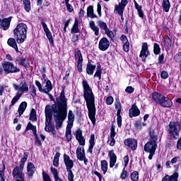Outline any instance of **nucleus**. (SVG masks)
Segmentation results:
<instances>
[{"mask_svg":"<svg viewBox=\"0 0 181 181\" xmlns=\"http://www.w3.org/2000/svg\"><path fill=\"white\" fill-rule=\"evenodd\" d=\"M57 104L54 103L52 106L47 105L45 110V128L46 132H51L54 127L52 124V119L54 115L55 121L56 129H60L63 122L67 118V99L64 95V90H62L59 98L57 100Z\"/></svg>","mask_w":181,"mask_h":181,"instance_id":"1","label":"nucleus"},{"mask_svg":"<svg viewBox=\"0 0 181 181\" xmlns=\"http://www.w3.org/2000/svg\"><path fill=\"white\" fill-rule=\"evenodd\" d=\"M82 85L83 87V97L86 103V107L88 111V117L91 122L95 125V96L93 90L90 87L88 82L86 80L82 81Z\"/></svg>","mask_w":181,"mask_h":181,"instance_id":"2","label":"nucleus"},{"mask_svg":"<svg viewBox=\"0 0 181 181\" xmlns=\"http://www.w3.org/2000/svg\"><path fill=\"white\" fill-rule=\"evenodd\" d=\"M28 25L23 23H18L13 30L14 37L16 39L17 43L21 45L25 42L27 37Z\"/></svg>","mask_w":181,"mask_h":181,"instance_id":"3","label":"nucleus"},{"mask_svg":"<svg viewBox=\"0 0 181 181\" xmlns=\"http://www.w3.org/2000/svg\"><path fill=\"white\" fill-rule=\"evenodd\" d=\"M152 98L156 103H157V104H160V105L163 108H170V107L173 105V103L170 99H169V98L165 97L159 93H153Z\"/></svg>","mask_w":181,"mask_h":181,"instance_id":"4","label":"nucleus"},{"mask_svg":"<svg viewBox=\"0 0 181 181\" xmlns=\"http://www.w3.org/2000/svg\"><path fill=\"white\" fill-rule=\"evenodd\" d=\"M158 136L153 130H150V141L144 145L145 152H156L158 148Z\"/></svg>","mask_w":181,"mask_h":181,"instance_id":"5","label":"nucleus"},{"mask_svg":"<svg viewBox=\"0 0 181 181\" xmlns=\"http://www.w3.org/2000/svg\"><path fill=\"white\" fill-rule=\"evenodd\" d=\"M181 129V123L179 122H171L169 124L168 132L171 136L176 138L179 136V133Z\"/></svg>","mask_w":181,"mask_h":181,"instance_id":"6","label":"nucleus"},{"mask_svg":"<svg viewBox=\"0 0 181 181\" xmlns=\"http://www.w3.org/2000/svg\"><path fill=\"white\" fill-rule=\"evenodd\" d=\"M2 68L6 74H11V73H19L21 69L15 66L13 63L10 62H5L2 64Z\"/></svg>","mask_w":181,"mask_h":181,"instance_id":"7","label":"nucleus"},{"mask_svg":"<svg viewBox=\"0 0 181 181\" xmlns=\"http://www.w3.org/2000/svg\"><path fill=\"white\" fill-rule=\"evenodd\" d=\"M13 87L16 90L17 93L21 95H23V93H28L29 91V85L26 83V81L23 80L19 85L16 83L13 84Z\"/></svg>","mask_w":181,"mask_h":181,"instance_id":"8","label":"nucleus"},{"mask_svg":"<svg viewBox=\"0 0 181 181\" xmlns=\"http://www.w3.org/2000/svg\"><path fill=\"white\" fill-rule=\"evenodd\" d=\"M41 24L42 25L44 32L46 34V36L50 45L54 46V40L53 39V35H52V32H50V30L49 29V28H47V25L46 24V23H45V21L43 20H42Z\"/></svg>","mask_w":181,"mask_h":181,"instance_id":"9","label":"nucleus"},{"mask_svg":"<svg viewBox=\"0 0 181 181\" xmlns=\"http://www.w3.org/2000/svg\"><path fill=\"white\" fill-rule=\"evenodd\" d=\"M75 59L77 61V69L79 73L83 71V55L81 54V51L78 49L75 52Z\"/></svg>","mask_w":181,"mask_h":181,"instance_id":"10","label":"nucleus"},{"mask_svg":"<svg viewBox=\"0 0 181 181\" xmlns=\"http://www.w3.org/2000/svg\"><path fill=\"white\" fill-rule=\"evenodd\" d=\"M99 49L102 52H105L108 47H110V41L106 37H103L99 41V45H98Z\"/></svg>","mask_w":181,"mask_h":181,"instance_id":"11","label":"nucleus"},{"mask_svg":"<svg viewBox=\"0 0 181 181\" xmlns=\"http://www.w3.org/2000/svg\"><path fill=\"white\" fill-rule=\"evenodd\" d=\"M124 145L131 148L132 151H136L138 148V141L135 139H128L124 140Z\"/></svg>","mask_w":181,"mask_h":181,"instance_id":"12","label":"nucleus"},{"mask_svg":"<svg viewBox=\"0 0 181 181\" xmlns=\"http://www.w3.org/2000/svg\"><path fill=\"white\" fill-rule=\"evenodd\" d=\"M64 163H65L66 170H71V169H73L74 162L73 160L70 159V156H69L67 154H64Z\"/></svg>","mask_w":181,"mask_h":181,"instance_id":"13","label":"nucleus"},{"mask_svg":"<svg viewBox=\"0 0 181 181\" xmlns=\"http://www.w3.org/2000/svg\"><path fill=\"white\" fill-rule=\"evenodd\" d=\"M148 56H149V50L148 49V43L144 42L142 45L141 47V51L140 52V57H141V59L143 60H145V59H146V57H148Z\"/></svg>","mask_w":181,"mask_h":181,"instance_id":"14","label":"nucleus"},{"mask_svg":"<svg viewBox=\"0 0 181 181\" xmlns=\"http://www.w3.org/2000/svg\"><path fill=\"white\" fill-rule=\"evenodd\" d=\"M141 114V111L138 108V106L136 105H133L132 107L129 110V116L130 118H132L133 117H138Z\"/></svg>","mask_w":181,"mask_h":181,"instance_id":"15","label":"nucleus"},{"mask_svg":"<svg viewBox=\"0 0 181 181\" xmlns=\"http://www.w3.org/2000/svg\"><path fill=\"white\" fill-rule=\"evenodd\" d=\"M76 139L79 142V144L82 146H84L86 145V139H84V136H83V131L81 129H78L76 132Z\"/></svg>","mask_w":181,"mask_h":181,"instance_id":"16","label":"nucleus"},{"mask_svg":"<svg viewBox=\"0 0 181 181\" xmlns=\"http://www.w3.org/2000/svg\"><path fill=\"white\" fill-rule=\"evenodd\" d=\"M76 156L78 160H86V153L84 151V148L78 147V148L76 149Z\"/></svg>","mask_w":181,"mask_h":181,"instance_id":"17","label":"nucleus"},{"mask_svg":"<svg viewBox=\"0 0 181 181\" xmlns=\"http://www.w3.org/2000/svg\"><path fill=\"white\" fill-rule=\"evenodd\" d=\"M108 156L110 158V168H114L117 162V155L114 153V150L109 151Z\"/></svg>","mask_w":181,"mask_h":181,"instance_id":"18","label":"nucleus"},{"mask_svg":"<svg viewBox=\"0 0 181 181\" xmlns=\"http://www.w3.org/2000/svg\"><path fill=\"white\" fill-rule=\"evenodd\" d=\"M16 62L24 67H30V60L21 57L16 58Z\"/></svg>","mask_w":181,"mask_h":181,"instance_id":"19","label":"nucleus"},{"mask_svg":"<svg viewBox=\"0 0 181 181\" xmlns=\"http://www.w3.org/2000/svg\"><path fill=\"white\" fill-rule=\"evenodd\" d=\"M11 21H12V19L11 18H4L1 21L0 25L4 30H8V29H9V26H11Z\"/></svg>","mask_w":181,"mask_h":181,"instance_id":"20","label":"nucleus"},{"mask_svg":"<svg viewBox=\"0 0 181 181\" xmlns=\"http://www.w3.org/2000/svg\"><path fill=\"white\" fill-rule=\"evenodd\" d=\"M35 165L32 163H28L27 165V173L28 177H32L35 175Z\"/></svg>","mask_w":181,"mask_h":181,"instance_id":"21","label":"nucleus"},{"mask_svg":"<svg viewBox=\"0 0 181 181\" xmlns=\"http://www.w3.org/2000/svg\"><path fill=\"white\" fill-rule=\"evenodd\" d=\"M7 45L13 49H15L16 53H19V49L18 48V45L16 44V40L14 38H9L7 41Z\"/></svg>","mask_w":181,"mask_h":181,"instance_id":"22","label":"nucleus"},{"mask_svg":"<svg viewBox=\"0 0 181 181\" xmlns=\"http://www.w3.org/2000/svg\"><path fill=\"white\" fill-rule=\"evenodd\" d=\"M44 83H45V88L42 90V93H45V94H49L51 90H53L52 82L50 81H47Z\"/></svg>","mask_w":181,"mask_h":181,"instance_id":"23","label":"nucleus"},{"mask_svg":"<svg viewBox=\"0 0 181 181\" xmlns=\"http://www.w3.org/2000/svg\"><path fill=\"white\" fill-rule=\"evenodd\" d=\"M89 27L90 28L91 30L94 32L95 36H98V35H100V28L95 25V23L94 21H90Z\"/></svg>","mask_w":181,"mask_h":181,"instance_id":"24","label":"nucleus"},{"mask_svg":"<svg viewBox=\"0 0 181 181\" xmlns=\"http://www.w3.org/2000/svg\"><path fill=\"white\" fill-rule=\"evenodd\" d=\"M178 177H179V174L177 173H175L171 176L166 175L164 177H163L162 181H174Z\"/></svg>","mask_w":181,"mask_h":181,"instance_id":"25","label":"nucleus"},{"mask_svg":"<svg viewBox=\"0 0 181 181\" xmlns=\"http://www.w3.org/2000/svg\"><path fill=\"white\" fill-rule=\"evenodd\" d=\"M95 65H93L91 63L88 62L86 66V73L90 76L94 74V70H95Z\"/></svg>","mask_w":181,"mask_h":181,"instance_id":"26","label":"nucleus"},{"mask_svg":"<svg viewBox=\"0 0 181 181\" xmlns=\"http://www.w3.org/2000/svg\"><path fill=\"white\" fill-rule=\"evenodd\" d=\"M134 8L138 12L139 18H144V11H142V6L138 4L136 0H134Z\"/></svg>","mask_w":181,"mask_h":181,"instance_id":"27","label":"nucleus"},{"mask_svg":"<svg viewBox=\"0 0 181 181\" xmlns=\"http://www.w3.org/2000/svg\"><path fill=\"white\" fill-rule=\"evenodd\" d=\"M95 139V136L94 134H91L90 139L89 140V147L88 152H90V153H93V148H94V145H95V143H94V141Z\"/></svg>","mask_w":181,"mask_h":181,"instance_id":"28","label":"nucleus"},{"mask_svg":"<svg viewBox=\"0 0 181 181\" xmlns=\"http://www.w3.org/2000/svg\"><path fill=\"white\" fill-rule=\"evenodd\" d=\"M87 16L91 19L97 18V15L94 14V7L93 6H89L87 8Z\"/></svg>","mask_w":181,"mask_h":181,"instance_id":"29","label":"nucleus"},{"mask_svg":"<svg viewBox=\"0 0 181 181\" xmlns=\"http://www.w3.org/2000/svg\"><path fill=\"white\" fill-rule=\"evenodd\" d=\"M124 9H125L124 7L118 4L115 6V11L114 13H118L120 16H122L124 15Z\"/></svg>","mask_w":181,"mask_h":181,"instance_id":"30","label":"nucleus"},{"mask_svg":"<svg viewBox=\"0 0 181 181\" xmlns=\"http://www.w3.org/2000/svg\"><path fill=\"white\" fill-rule=\"evenodd\" d=\"M29 130L33 131V134L34 136H37V130L36 129V126H33V124H32L31 122H28L27 127L25 129V131H29Z\"/></svg>","mask_w":181,"mask_h":181,"instance_id":"31","label":"nucleus"},{"mask_svg":"<svg viewBox=\"0 0 181 181\" xmlns=\"http://www.w3.org/2000/svg\"><path fill=\"white\" fill-rule=\"evenodd\" d=\"M26 107H28V103L26 102H22L18 107V114L19 115H22L23 112H25V110H26Z\"/></svg>","mask_w":181,"mask_h":181,"instance_id":"32","label":"nucleus"},{"mask_svg":"<svg viewBox=\"0 0 181 181\" xmlns=\"http://www.w3.org/2000/svg\"><path fill=\"white\" fill-rule=\"evenodd\" d=\"M80 30H78V20L75 19L74 24L71 30V33H78Z\"/></svg>","mask_w":181,"mask_h":181,"instance_id":"33","label":"nucleus"},{"mask_svg":"<svg viewBox=\"0 0 181 181\" xmlns=\"http://www.w3.org/2000/svg\"><path fill=\"white\" fill-rule=\"evenodd\" d=\"M162 6L165 12H169V10L170 9V2L169 0H163Z\"/></svg>","mask_w":181,"mask_h":181,"instance_id":"34","label":"nucleus"},{"mask_svg":"<svg viewBox=\"0 0 181 181\" xmlns=\"http://www.w3.org/2000/svg\"><path fill=\"white\" fill-rule=\"evenodd\" d=\"M29 155L28 153H24L23 157L21 160V163L20 165L18 166L19 168L23 167V168H25V163L28 160V156Z\"/></svg>","mask_w":181,"mask_h":181,"instance_id":"35","label":"nucleus"},{"mask_svg":"<svg viewBox=\"0 0 181 181\" xmlns=\"http://www.w3.org/2000/svg\"><path fill=\"white\" fill-rule=\"evenodd\" d=\"M101 169L104 175H105V173H107V170H108V163H107V160H103L101 161Z\"/></svg>","mask_w":181,"mask_h":181,"instance_id":"36","label":"nucleus"},{"mask_svg":"<svg viewBox=\"0 0 181 181\" xmlns=\"http://www.w3.org/2000/svg\"><path fill=\"white\" fill-rule=\"evenodd\" d=\"M24 9L26 12H30V0H23Z\"/></svg>","mask_w":181,"mask_h":181,"instance_id":"37","label":"nucleus"},{"mask_svg":"<svg viewBox=\"0 0 181 181\" xmlns=\"http://www.w3.org/2000/svg\"><path fill=\"white\" fill-rule=\"evenodd\" d=\"M60 158V153L57 152L56 153L54 160H53V166H55V168H57L59 166V159Z\"/></svg>","mask_w":181,"mask_h":181,"instance_id":"38","label":"nucleus"},{"mask_svg":"<svg viewBox=\"0 0 181 181\" xmlns=\"http://www.w3.org/2000/svg\"><path fill=\"white\" fill-rule=\"evenodd\" d=\"M30 121H33V122L37 121V117H36V110L35 109H32L30 111Z\"/></svg>","mask_w":181,"mask_h":181,"instance_id":"39","label":"nucleus"},{"mask_svg":"<svg viewBox=\"0 0 181 181\" xmlns=\"http://www.w3.org/2000/svg\"><path fill=\"white\" fill-rule=\"evenodd\" d=\"M131 180H132V181L139 180V173H138V171H134L131 174Z\"/></svg>","mask_w":181,"mask_h":181,"instance_id":"40","label":"nucleus"},{"mask_svg":"<svg viewBox=\"0 0 181 181\" xmlns=\"http://www.w3.org/2000/svg\"><path fill=\"white\" fill-rule=\"evenodd\" d=\"M164 45L165 47H168V49H170L172 47V40L169 37H166L164 39Z\"/></svg>","mask_w":181,"mask_h":181,"instance_id":"41","label":"nucleus"},{"mask_svg":"<svg viewBox=\"0 0 181 181\" xmlns=\"http://www.w3.org/2000/svg\"><path fill=\"white\" fill-rule=\"evenodd\" d=\"M21 97H22V95H21L20 93H18L17 92L16 95L11 100V105H15V104H16V103L21 98Z\"/></svg>","mask_w":181,"mask_h":181,"instance_id":"42","label":"nucleus"},{"mask_svg":"<svg viewBox=\"0 0 181 181\" xmlns=\"http://www.w3.org/2000/svg\"><path fill=\"white\" fill-rule=\"evenodd\" d=\"M98 25L100 28H102L105 32L108 29V27L107 26V23L104 21H99L98 22Z\"/></svg>","mask_w":181,"mask_h":181,"instance_id":"43","label":"nucleus"},{"mask_svg":"<svg viewBox=\"0 0 181 181\" xmlns=\"http://www.w3.org/2000/svg\"><path fill=\"white\" fill-rule=\"evenodd\" d=\"M153 52L154 54H159V53H160V47H159V45H158V43H154Z\"/></svg>","mask_w":181,"mask_h":181,"instance_id":"44","label":"nucleus"},{"mask_svg":"<svg viewBox=\"0 0 181 181\" xmlns=\"http://www.w3.org/2000/svg\"><path fill=\"white\" fill-rule=\"evenodd\" d=\"M68 121L74 122V113H73V111L69 110L68 113Z\"/></svg>","mask_w":181,"mask_h":181,"instance_id":"45","label":"nucleus"},{"mask_svg":"<svg viewBox=\"0 0 181 181\" xmlns=\"http://www.w3.org/2000/svg\"><path fill=\"white\" fill-rule=\"evenodd\" d=\"M5 165H3L2 170H0V181H5Z\"/></svg>","mask_w":181,"mask_h":181,"instance_id":"46","label":"nucleus"},{"mask_svg":"<svg viewBox=\"0 0 181 181\" xmlns=\"http://www.w3.org/2000/svg\"><path fill=\"white\" fill-rule=\"evenodd\" d=\"M142 125H145V124L141 122L139 120L136 121L134 123V127L136 129H141Z\"/></svg>","mask_w":181,"mask_h":181,"instance_id":"47","label":"nucleus"},{"mask_svg":"<svg viewBox=\"0 0 181 181\" xmlns=\"http://www.w3.org/2000/svg\"><path fill=\"white\" fill-rule=\"evenodd\" d=\"M68 172V180L74 181V175L73 174V171L71 170H67Z\"/></svg>","mask_w":181,"mask_h":181,"instance_id":"48","label":"nucleus"},{"mask_svg":"<svg viewBox=\"0 0 181 181\" xmlns=\"http://www.w3.org/2000/svg\"><path fill=\"white\" fill-rule=\"evenodd\" d=\"M105 33L110 37V39H114V33L110 30V28H107L105 31Z\"/></svg>","mask_w":181,"mask_h":181,"instance_id":"49","label":"nucleus"},{"mask_svg":"<svg viewBox=\"0 0 181 181\" xmlns=\"http://www.w3.org/2000/svg\"><path fill=\"white\" fill-rule=\"evenodd\" d=\"M117 125L119 128H121L122 125V117H121V114H117Z\"/></svg>","mask_w":181,"mask_h":181,"instance_id":"50","label":"nucleus"},{"mask_svg":"<svg viewBox=\"0 0 181 181\" xmlns=\"http://www.w3.org/2000/svg\"><path fill=\"white\" fill-rule=\"evenodd\" d=\"M65 136L66 138L67 142H70V141H71V138H72L71 132L66 131Z\"/></svg>","mask_w":181,"mask_h":181,"instance_id":"51","label":"nucleus"},{"mask_svg":"<svg viewBox=\"0 0 181 181\" xmlns=\"http://www.w3.org/2000/svg\"><path fill=\"white\" fill-rule=\"evenodd\" d=\"M174 60L177 62V63H180L181 62V52H178L175 56L174 57Z\"/></svg>","mask_w":181,"mask_h":181,"instance_id":"52","label":"nucleus"},{"mask_svg":"<svg viewBox=\"0 0 181 181\" xmlns=\"http://www.w3.org/2000/svg\"><path fill=\"white\" fill-rule=\"evenodd\" d=\"M115 108L117 110V114H121V103L119 102L115 103Z\"/></svg>","mask_w":181,"mask_h":181,"instance_id":"53","label":"nucleus"},{"mask_svg":"<svg viewBox=\"0 0 181 181\" xmlns=\"http://www.w3.org/2000/svg\"><path fill=\"white\" fill-rule=\"evenodd\" d=\"M112 103H114V98H112V96L107 97L106 99V104L107 105H111V104H112Z\"/></svg>","mask_w":181,"mask_h":181,"instance_id":"54","label":"nucleus"},{"mask_svg":"<svg viewBox=\"0 0 181 181\" xmlns=\"http://www.w3.org/2000/svg\"><path fill=\"white\" fill-rule=\"evenodd\" d=\"M160 77H161V78L166 80V78H168V77H169V74H168V72L165 71H163L160 74Z\"/></svg>","mask_w":181,"mask_h":181,"instance_id":"55","label":"nucleus"},{"mask_svg":"<svg viewBox=\"0 0 181 181\" xmlns=\"http://www.w3.org/2000/svg\"><path fill=\"white\" fill-rule=\"evenodd\" d=\"M78 39H80V35L75 34L72 37L71 42L73 43H77V42H78Z\"/></svg>","mask_w":181,"mask_h":181,"instance_id":"56","label":"nucleus"},{"mask_svg":"<svg viewBox=\"0 0 181 181\" xmlns=\"http://www.w3.org/2000/svg\"><path fill=\"white\" fill-rule=\"evenodd\" d=\"M74 122H69L68 121V124L66 128V131L71 132V128H73V124Z\"/></svg>","mask_w":181,"mask_h":181,"instance_id":"57","label":"nucleus"},{"mask_svg":"<svg viewBox=\"0 0 181 181\" xmlns=\"http://www.w3.org/2000/svg\"><path fill=\"white\" fill-rule=\"evenodd\" d=\"M35 86L38 88L39 91L40 93H43V88H42V83L39 82V81H35Z\"/></svg>","mask_w":181,"mask_h":181,"instance_id":"58","label":"nucleus"},{"mask_svg":"<svg viewBox=\"0 0 181 181\" xmlns=\"http://www.w3.org/2000/svg\"><path fill=\"white\" fill-rule=\"evenodd\" d=\"M134 88L132 86H127L125 89L126 93H128L129 94H132L134 91Z\"/></svg>","mask_w":181,"mask_h":181,"instance_id":"59","label":"nucleus"},{"mask_svg":"<svg viewBox=\"0 0 181 181\" xmlns=\"http://www.w3.org/2000/svg\"><path fill=\"white\" fill-rule=\"evenodd\" d=\"M42 177L44 181H50V177L45 172L42 173Z\"/></svg>","mask_w":181,"mask_h":181,"instance_id":"60","label":"nucleus"},{"mask_svg":"<svg viewBox=\"0 0 181 181\" xmlns=\"http://www.w3.org/2000/svg\"><path fill=\"white\" fill-rule=\"evenodd\" d=\"M123 50L124 52H129V42L123 44Z\"/></svg>","mask_w":181,"mask_h":181,"instance_id":"61","label":"nucleus"},{"mask_svg":"<svg viewBox=\"0 0 181 181\" xmlns=\"http://www.w3.org/2000/svg\"><path fill=\"white\" fill-rule=\"evenodd\" d=\"M101 69H98L95 73L94 77H98L99 80H101Z\"/></svg>","mask_w":181,"mask_h":181,"instance_id":"62","label":"nucleus"},{"mask_svg":"<svg viewBox=\"0 0 181 181\" xmlns=\"http://www.w3.org/2000/svg\"><path fill=\"white\" fill-rule=\"evenodd\" d=\"M127 170H125V168H124L120 175L121 179H122L123 180L124 179H127Z\"/></svg>","mask_w":181,"mask_h":181,"instance_id":"63","label":"nucleus"},{"mask_svg":"<svg viewBox=\"0 0 181 181\" xmlns=\"http://www.w3.org/2000/svg\"><path fill=\"white\" fill-rule=\"evenodd\" d=\"M110 146H114L115 145V139L114 138H110V139L107 141Z\"/></svg>","mask_w":181,"mask_h":181,"instance_id":"64","label":"nucleus"}]
</instances>
